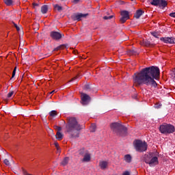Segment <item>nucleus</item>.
Returning a JSON list of instances; mask_svg holds the SVG:
<instances>
[{
	"mask_svg": "<svg viewBox=\"0 0 175 175\" xmlns=\"http://www.w3.org/2000/svg\"><path fill=\"white\" fill-rule=\"evenodd\" d=\"M133 80L137 87L142 84L146 85L154 84V66L143 68L139 72L134 74Z\"/></svg>",
	"mask_w": 175,
	"mask_h": 175,
	"instance_id": "1",
	"label": "nucleus"
},
{
	"mask_svg": "<svg viewBox=\"0 0 175 175\" xmlns=\"http://www.w3.org/2000/svg\"><path fill=\"white\" fill-rule=\"evenodd\" d=\"M81 131V125L77 122V119L75 117L67 118V123L66 124V132L70 135V137H79Z\"/></svg>",
	"mask_w": 175,
	"mask_h": 175,
	"instance_id": "2",
	"label": "nucleus"
},
{
	"mask_svg": "<svg viewBox=\"0 0 175 175\" xmlns=\"http://www.w3.org/2000/svg\"><path fill=\"white\" fill-rule=\"evenodd\" d=\"M110 129L113 132L116 133L118 136H126L128 129L124 125L119 122H113L110 124Z\"/></svg>",
	"mask_w": 175,
	"mask_h": 175,
	"instance_id": "3",
	"label": "nucleus"
},
{
	"mask_svg": "<svg viewBox=\"0 0 175 175\" xmlns=\"http://www.w3.org/2000/svg\"><path fill=\"white\" fill-rule=\"evenodd\" d=\"M133 144L136 151H138V152H144V151H147V148L148 147L147 143L137 139L134 141Z\"/></svg>",
	"mask_w": 175,
	"mask_h": 175,
	"instance_id": "4",
	"label": "nucleus"
},
{
	"mask_svg": "<svg viewBox=\"0 0 175 175\" xmlns=\"http://www.w3.org/2000/svg\"><path fill=\"white\" fill-rule=\"evenodd\" d=\"M79 154L81 157H83V159L81 160V161L83 163H88L91 161V153H90V151L86 150L84 148H81L79 150Z\"/></svg>",
	"mask_w": 175,
	"mask_h": 175,
	"instance_id": "5",
	"label": "nucleus"
},
{
	"mask_svg": "<svg viewBox=\"0 0 175 175\" xmlns=\"http://www.w3.org/2000/svg\"><path fill=\"white\" fill-rule=\"evenodd\" d=\"M159 131L161 133H174L175 128L172 124H163L159 127Z\"/></svg>",
	"mask_w": 175,
	"mask_h": 175,
	"instance_id": "6",
	"label": "nucleus"
},
{
	"mask_svg": "<svg viewBox=\"0 0 175 175\" xmlns=\"http://www.w3.org/2000/svg\"><path fill=\"white\" fill-rule=\"evenodd\" d=\"M144 161L148 163L149 166H154V153L149 152L144 156Z\"/></svg>",
	"mask_w": 175,
	"mask_h": 175,
	"instance_id": "7",
	"label": "nucleus"
},
{
	"mask_svg": "<svg viewBox=\"0 0 175 175\" xmlns=\"http://www.w3.org/2000/svg\"><path fill=\"white\" fill-rule=\"evenodd\" d=\"M154 6H159L161 9H165L167 6L166 0H154Z\"/></svg>",
	"mask_w": 175,
	"mask_h": 175,
	"instance_id": "8",
	"label": "nucleus"
},
{
	"mask_svg": "<svg viewBox=\"0 0 175 175\" xmlns=\"http://www.w3.org/2000/svg\"><path fill=\"white\" fill-rule=\"evenodd\" d=\"M81 103L83 105H88V103H90V100H91V97L85 93H81Z\"/></svg>",
	"mask_w": 175,
	"mask_h": 175,
	"instance_id": "9",
	"label": "nucleus"
},
{
	"mask_svg": "<svg viewBox=\"0 0 175 175\" xmlns=\"http://www.w3.org/2000/svg\"><path fill=\"white\" fill-rule=\"evenodd\" d=\"M160 40L161 42H163L164 43H170V44H175V38L174 37H165V38H161Z\"/></svg>",
	"mask_w": 175,
	"mask_h": 175,
	"instance_id": "10",
	"label": "nucleus"
},
{
	"mask_svg": "<svg viewBox=\"0 0 175 175\" xmlns=\"http://www.w3.org/2000/svg\"><path fill=\"white\" fill-rule=\"evenodd\" d=\"M50 36L54 40H59L62 38V34L58 31H51Z\"/></svg>",
	"mask_w": 175,
	"mask_h": 175,
	"instance_id": "11",
	"label": "nucleus"
},
{
	"mask_svg": "<svg viewBox=\"0 0 175 175\" xmlns=\"http://www.w3.org/2000/svg\"><path fill=\"white\" fill-rule=\"evenodd\" d=\"M154 80L161 79V70L158 66H154Z\"/></svg>",
	"mask_w": 175,
	"mask_h": 175,
	"instance_id": "12",
	"label": "nucleus"
},
{
	"mask_svg": "<svg viewBox=\"0 0 175 175\" xmlns=\"http://www.w3.org/2000/svg\"><path fill=\"white\" fill-rule=\"evenodd\" d=\"M87 16H88V14H75L72 16V18L75 21H80L81 18L87 17Z\"/></svg>",
	"mask_w": 175,
	"mask_h": 175,
	"instance_id": "13",
	"label": "nucleus"
},
{
	"mask_svg": "<svg viewBox=\"0 0 175 175\" xmlns=\"http://www.w3.org/2000/svg\"><path fill=\"white\" fill-rule=\"evenodd\" d=\"M99 166L102 170H105L109 167V162L106 161H100L99 162Z\"/></svg>",
	"mask_w": 175,
	"mask_h": 175,
	"instance_id": "14",
	"label": "nucleus"
},
{
	"mask_svg": "<svg viewBox=\"0 0 175 175\" xmlns=\"http://www.w3.org/2000/svg\"><path fill=\"white\" fill-rule=\"evenodd\" d=\"M124 161H126V163H131V162H132V156H131V154L124 155Z\"/></svg>",
	"mask_w": 175,
	"mask_h": 175,
	"instance_id": "15",
	"label": "nucleus"
},
{
	"mask_svg": "<svg viewBox=\"0 0 175 175\" xmlns=\"http://www.w3.org/2000/svg\"><path fill=\"white\" fill-rule=\"evenodd\" d=\"M154 155V165H159V161H158V157H159V152H156Z\"/></svg>",
	"mask_w": 175,
	"mask_h": 175,
	"instance_id": "16",
	"label": "nucleus"
},
{
	"mask_svg": "<svg viewBox=\"0 0 175 175\" xmlns=\"http://www.w3.org/2000/svg\"><path fill=\"white\" fill-rule=\"evenodd\" d=\"M143 10H138L135 14L134 15V16L135 17V18H140V17L143 15Z\"/></svg>",
	"mask_w": 175,
	"mask_h": 175,
	"instance_id": "17",
	"label": "nucleus"
},
{
	"mask_svg": "<svg viewBox=\"0 0 175 175\" xmlns=\"http://www.w3.org/2000/svg\"><path fill=\"white\" fill-rule=\"evenodd\" d=\"M49 10V6L47 5H44L41 8V12L42 14H46Z\"/></svg>",
	"mask_w": 175,
	"mask_h": 175,
	"instance_id": "18",
	"label": "nucleus"
},
{
	"mask_svg": "<svg viewBox=\"0 0 175 175\" xmlns=\"http://www.w3.org/2000/svg\"><path fill=\"white\" fill-rule=\"evenodd\" d=\"M120 14L122 17H124L129 20V12H128V11H122Z\"/></svg>",
	"mask_w": 175,
	"mask_h": 175,
	"instance_id": "19",
	"label": "nucleus"
},
{
	"mask_svg": "<svg viewBox=\"0 0 175 175\" xmlns=\"http://www.w3.org/2000/svg\"><path fill=\"white\" fill-rule=\"evenodd\" d=\"M56 139H57V140H62V139H64V135L62 134V133L57 131Z\"/></svg>",
	"mask_w": 175,
	"mask_h": 175,
	"instance_id": "20",
	"label": "nucleus"
},
{
	"mask_svg": "<svg viewBox=\"0 0 175 175\" xmlns=\"http://www.w3.org/2000/svg\"><path fill=\"white\" fill-rule=\"evenodd\" d=\"M69 163V157H65L63 161L61 162L62 166H66Z\"/></svg>",
	"mask_w": 175,
	"mask_h": 175,
	"instance_id": "21",
	"label": "nucleus"
},
{
	"mask_svg": "<svg viewBox=\"0 0 175 175\" xmlns=\"http://www.w3.org/2000/svg\"><path fill=\"white\" fill-rule=\"evenodd\" d=\"M4 3H5V5L7 6H12L13 5V3H14V1H13V0H4Z\"/></svg>",
	"mask_w": 175,
	"mask_h": 175,
	"instance_id": "22",
	"label": "nucleus"
},
{
	"mask_svg": "<svg viewBox=\"0 0 175 175\" xmlns=\"http://www.w3.org/2000/svg\"><path fill=\"white\" fill-rule=\"evenodd\" d=\"M162 107V103L159 101H156L154 103V109H161Z\"/></svg>",
	"mask_w": 175,
	"mask_h": 175,
	"instance_id": "23",
	"label": "nucleus"
},
{
	"mask_svg": "<svg viewBox=\"0 0 175 175\" xmlns=\"http://www.w3.org/2000/svg\"><path fill=\"white\" fill-rule=\"evenodd\" d=\"M150 42L144 41V40L140 42L141 46H150Z\"/></svg>",
	"mask_w": 175,
	"mask_h": 175,
	"instance_id": "24",
	"label": "nucleus"
},
{
	"mask_svg": "<svg viewBox=\"0 0 175 175\" xmlns=\"http://www.w3.org/2000/svg\"><path fill=\"white\" fill-rule=\"evenodd\" d=\"M96 131V125L95 124H92L90 126V132H95Z\"/></svg>",
	"mask_w": 175,
	"mask_h": 175,
	"instance_id": "25",
	"label": "nucleus"
},
{
	"mask_svg": "<svg viewBox=\"0 0 175 175\" xmlns=\"http://www.w3.org/2000/svg\"><path fill=\"white\" fill-rule=\"evenodd\" d=\"M57 111L55 110H53V111H51V112H49V116L50 117H55L57 116Z\"/></svg>",
	"mask_w": 175,
	"mask_h": 175,
	"instance_id": "26",
	"label": "nucleus"
},
{
	"mask_svg": "<svg viewBox=\"0 0 175 175\" xmlns=\"http://www.w3.org/2000/svg\"><path fill=\"white\" fill-rule=\"evenodd\" d=\"M159 87H161L155 81H154V91H157V90H159Z\"/></svg>",
	"mask_w": 175,
	"mask_h": 175,
	"instance_id": "27",
	"label": "nucleus"
},
{
	"mask_svg": "<svg viewBox=\"0 0 175 175\" xmlns=\"http://www.w3.org/2000/svg\"><path fill=\"white\" fill-rule=\"evenodd\" d=\"M170 76L174 80H175V68H173L172 70L170 72Z\"/></svg>",
	"mask_w": 175,
	"mask_h": 175,
	"instance_id": "28",
	"label": "nucleus"
},
{
	"mask_svg": "<svg viewBox=\"0 0 175 175\" xmlns=\"http://www.w3.org/2000/svg\"><path fill=\"white\" fill-rule=\"evenodd\" d=\"M127 18H124V16H122L120 19V21L122 24H124V23H126Z\"/></svg>",
	"mask_w": 175,
	"mask_h": 175,
	"instance_id": "29",
	"label": "nucleus"
},
{
	"mask_svg": "<svg viewBox=\"0 0 175 175\" xmlns=\"http://www.w3.org/2000/svg\"><path fill=\"white\" fill-rule=\"evenodd\" d=\"M61 49H65V46L60 45L55 49V51H58V50H61Z\"/></svg>",
	"mask_w": 175,
	"mask_h": 175,
	"instance_id": "30",
	"label": "nucleus"
},
{
	"mask_svg": "<svg viewBox=\"0 0 175 175\" xmlns=\"http://www.w3.org/2000/svg\"><path fill=\"white\" fill-rule=\"evenodd\" d=\"M135 51H133V50H129V51H128V54H129V55H135Z\"/></svg>",
	"mask_w": 175,
	"mask_h": 175,
	"instance_id": "31",
	"label": "nucleus"
},
{
	"mask_svg": "<svg viewBox=\"0 0 175 175\" xmlns=\"http://www.w3.org/2000/svg\"><path fill=\"white\" fill-rule=\"evenodd\" d=\"M14 95V92L11 91L8 94V98H12Z\"/></svg>",
	"mask_w": 175,
	"mask_h": 175,
	"instance_id": "32",
	"label": "nucleus"
},
{
	"mask_svg": "<svg viewBox=\"0 0 175 175\" xmlns=\"http://www.w3.org/2000/svg\"><path fill=\"white\" fill-rule=\"evenodd\" d=\"M112 18H113V15H111V16H105L103 17L104 20H111Z\"/></svg>",
	"mask_w": 175,
	"mask_h": 175,
	"instance_id": "33",
	"label": "nucleus"
},
{
	"mask_svg": "<svg viewBox=\"0 0 175 175\" xmlns=\"http://www.w3.org/2000/svg\"><path fill=\"white\" fill-rule=\"evenodd\" d=\"M16 70H17V67H15L14 68L13 72H12V76L11 79H13V77H14L16 76Z\"/></svg>",
	"mask_w": 175,
	"mask_h": 175,
	"instance_id": "34",
	"label": "nucleus"
},
{
	"mask_svg": "<svg viewBox=\"0 0 175 175\" xmlns=\"http://www.w3.org/2000/svg\"><path fill=\"white\" fill-rule=\"evenodd\" d=\"M55 9H57L59 12H60V10H62V6H59L58 5H56L55 6Z\"/></svg>",
	"mask_w": 175,
	"mask_h": 175,
	"instance_id": "35",
	"label": "nucleus"
},
{
	"mask_svg": "<svg viewBox=\"0 0 175 175\" xmlns=\"http://www.w3.org/2000/svg\"><path fill=\"white\" fill-rule=\"evenodd\" d=\"M33 8H38L40 6V3H33Z\"/></svg>",
	"mask_w": 175,
	"mask_h": 175,
	"instance_id": "36",
	"label": "nucleus"
},
{
	"mask_svg": "<svg viewBox=\"0 0 175 175\" xmlns=\"http://www.w3.org/2000/svg\"><path fill=\"white\" fill-rule=\"evenodd\" d=\"M4 163H5V165H7V166H9V165H10V163L9 162V160H8L7 159H5L4 160Z\"/></svg>",
	"mask_w": 175,
	"mask_h": 175,
	"instance_id": "37",
	"label": "nucleus"
},
{
	"mask_svg": "<svg viewBox=\"0 0 175 175\" xmlns=\"http://www.w3.org/2000/svg\"><path fill=\"white\" fill-rule=\"evenodd\" d=\"M122 175H131V172L129 171H125Z\"/></svg>",
	"mask_w": 175,
	"mask_h": 175,
	"instance_id": "38",
	"label": "nucleus"
},
{
	"mask_svg": "<svg viewBox=\"0 0 175 175\" xmlns=\"http://www.w3.org/2000/svg\"><path fill=\"white\" fill-rule=\"evenodd\" d=\"M170 17H174V18H175V12H172V13H170Z\"/></svg>",
	"mask_w": 175,
	"mask_h": 175,
	"instance_id": "39",
	"label": "nucleus"
},
{
	"mask_svg": "<svg viewBox=\"0 0 175 175\" xmlns=\"http://www.w3.org/2000/svg\"><path fill=\"white\" fill-rule=\"evenodd\" d=\"M57 132H61L62 131V128L61 126H57Z\"/></svg>",
	"mask_w": 175,
	"mask_h": 175,
	"instance_id": "40",
	"label": "nucleus"
},
{
	"mask_svg": "<svg viewBox=\"0 0 175 175\" xmlns=\"http://www.w3.org/2000/svg\"><path fill=\"white\" fill-rule=\"evenodd\" d=\"M55 146L56 148H57V150H58V148H59V144H58V142H55Z\"/></svg>",
	"mask_w": 175,
	"mask_h": 175,
	"instance_id": "41",
	"label": "nucleus"
},
{
	"mask_svg": "<svg viewBox=\"0 0 175 175\" xmlns=\"http://www.w3.org/2000/svg\"><path fill=\"white\" fill-rule=\"evenodd\" d=\"M79 78V77H75L74 78H72L70 81H69V83H70L71 81H75V80H76V79H78Z\"/></svg>",
	"mask_w": 175,
	"mask_h": 175,
	"instance_id": "42",
	"label": "nucleus"
},
{
	"mask_svg": "<svg viewBox=\"0 0 175 175\" xmlns=\"http://www.w3.org/2000/svg\"><path fill=\"white\" fill-rule=\"evenodd\" d=\"M148 2L150 3V5H154V0L148 1Z\"/></svg>",
	"mask_w": 175,
	"mask_h": 175,
	"instance_id": "43",
	"label": "nucleus"
},
{
	"mask_svg": "<svg viewBox=\"0 0 175 175\" xmlns=\"http://www.w3.org/2000/svg\"><path fill=\"white\" fill-rule=\"evenodd\" d=\"M57 152L59 153L61 152V149L59 148H57Z\"/></svg>",
	"mask_w": 175,
	"mask_h": 175,
	"instance_id": "44",
	"label": "nucleus"
},
{
	"mask_svg": "<svg viewBox=\"0 0 175 175\" xmlns=\"http://www.w3.org/2000/svg\"><path fill=\"white\" fill-rule=\"evenodd\" d=\"M79 1H80V0H74L73 2H74V3H77L79 2Z\"/></svg>",
	"mask_w": 175,
	"mask_h": 175,
	"instance_id": "45",
	"label": "nucleus"
},
{
	"mask_svg": "<svg viewBox=\"0 0 175 175\" xmlns=\"http://www.w3.org/2000/svg\"><path fill=\"white\" fill-rule=\"evenodd\" d=\"M54 92H57V91L55 90H53L52 92H51L49 94H54Z\"/></svg>",
	"mask_w": 175,
	"mask_h": 175,
	"instance_id": "46",
	"label": "nucleus"
},
{
	"mask_svg": "<svg viewBox=\"0 0 175 175\" xmlns=\"http://www.w3.org/2000/svg\"><path fill=\"white\" fill-rule=\"evenodd\" d=\"M15 28L16 29L17 31L20 30V27L18 26H16Z\"/></svg>",
	"mask_w": 175,
	"mask_h": 175,
	"instance_id": "47",
	"label": "nucleus"
},
{
	"mask_svg": "<svg viewBox=\"0 0 175 175\" xmlns=\"http://www.w3.org/2000/svg\"><path fill=\"white\" fill-rule=\"evenodd\" d=\"M15 28L16 29L17 31L20 30V27L18 26H16Z\"/></svg>",
	"mask_w": 175,
	"mask_h": 175,
	"instance_id": "48",
	"label": "nucleus"
},
{
	"mask_svg": "<svg viewBox=\"0 0 175 175\" xmlns=\"http://www.w3.org/2000/svg\"><path fill=\"white\" fill-rule=\"evenodd\" d=\"M154 38H158V37L157 36V34H155V32H154Z\"/></svg>",
	"mask_w": 175,
	"mask_h": 175,
	"instance_id": "49",
	"label": "nucleus"
},
{
	"mask_svg": "<svg viewBox=\"0 0 175 175\" xmlns=\"http://www.w3.org/2000/svg\"><path fill=\"white\" fill-rule=\"evenodd\" d=\"M14 26L15 27H17V24L14 23Z\"/></svg>",
	"mask_w": 175,
	"mask_h": 175,
	"instance_id": "50",
	"label": "nucleus"
},
{
	"mask_svg": "<svg viewBox=\"0 0 175 175\" xmlns=\"http://www.w3.org/2000/svg\"><path fill=\"white\" fill-rule=\"evenodd\" d=\"M151 34L154 36V32H151Z\"/></svg>",
	"mask_w": 175,
	"mask_h": 175,
	"instance_id": "51",
	"label": "nucleus"
},
{
	"mask_svg": "<svg viewBox=\"0 0 175 175\" xmlns=\"http://www.w3.org/2000/svg\"><path fill=\"white\" fill-rule=\"evenodd\" d=\"M157 94H159V91H157Z\"/></svg>",
	"mask_w": 175,
	"mask_h": 175,
	"instance_id": "52",
	"label": "nucleus"
},
{
	"mask_svg": "<svg viewBox=\"0 0 175 175\" xmlns=\"http://www.w3.org/2000/svg\"><path fill=\"white\" fill-rule=\"evenodd\" d=\"M131 1H134V0H131Z\"/></svg>",
	"mask_w": 175,
	"mask_h": 175,
	"instance_id": "53",
	"label": "nucleus"
}]
</instances>
